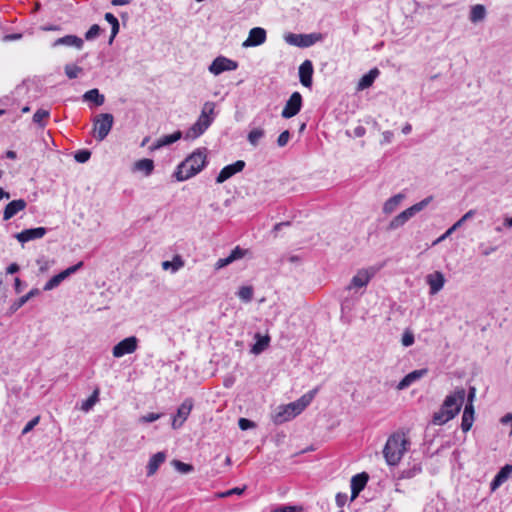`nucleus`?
I'll list each match as a JSON object with an SVG mask.
<instances>
[{
  "label": "nucleus",
  "mask_w": 512,
  "mask_h": 512,
  "mask_svg": "<svg viewBox=\"0 0 512 512\" xmlns=\"http://www.w3.org/2000/svg\"><path fill=\"white\" fill-rule=\"evenodd\" d=\"M206 149H197L177 165L173 177L179 182L186 181L200 173L207 165Z\"/></svg>",
  "instance_id": "f257e3e1"
},
{
  "label": "nucleus",
  "mask_w": 512,
  "mask_h": 512,
  "mask_svg": "<svg viewBox=\"0 0 512 512\" xmlns=\"http://www.w3.org/2000/svg\"><path fill=\"white\" fill-rule=\"evenodd\" d=\"M409 444L403 433L396 432L390 435L383 448V456L387 464L390 466L397 465L407 451Z\"/></svg>",
  "instance_id": "f03ea898"
},
{
  "label": "nucleus",
  "mask_w": 512,
  "mask_h": 512,
  "mask_svg": "<svg viewBox=\"0 0 512 512\" xmlns=\"http://www.w3.org/2000/svg\"><path fill=\"white\" fill-rule=\"evenodd\" d=\"M215 104L206 102L203 105L198 120L186 131L185 139H196L200 137L212 124L214 118L210 115L214 113Z\"/></svg>",
  "instance_id": "7ed1b4c3"
},
{
  "label": "nucleus",
  "mask_w": 512,
  "mask_h": 512,
  "mask_svg": "<svg viewBox=\"0 0 512 512\" xmlns=\"http://www.w3.org/2000/svg\"><path fill=\"white\" fill-rule=\"evenodd\" d=\"M432 200V197H427L420 202L412 205L400 214L395 216L389 223L387 230L392 231L402 227L409 219H411L416 213L422 211Z\"/></svg>",
  "instance_id": "20e7f679"
},
{
  "label": "nucleus",
  "mask_w": 512,
  "mask_h": 512,
  "mask_svg": "<svg viewBox=\"0 0 512 512\" xmlns=\"http://www.w3.org/2000/svg\"><path fill=\"white\" fill-rule=\"evenodd\" d=\"M93 124L96 140L103 141L113 127L114 116L111 113L98 114L94 117Z\"/></svg>",
  "instance_id": "39448f33"
},
{
  "label": "nucleus",
  "mask_w": 512,
  "mask_h": 512,
  "mask_svg": "<svg viewBox=\"0 0 512 512\" xmlns=\"http://www.w3.org/2000/svg\"><path fill=\"white\" fill-rule=\"evenodd\" d=\"M285 41L289 45L297 46L300 48H307L315 43L322 40V34L320 33H310V34H295L288 33L285 35Z\"/></svg>",
  "instance_id": "423d86ee"
},
{
  "label": "nucleus",
  "mask_w": 512,
  "mask_h": 512,
  "mask_svg": "<svg viewBox=\"0 0 512 512\" xmlns=\"http://www.w3.org/2000/svg\"><path fill=\"white\" fill-rule=\"evenodd\" d=\"M303 106V98L302 95L295 91L291 94L289 99L286 101L284 108L282 110L281 116L285 119H290L296 116Z\"/></svg>",
  "instance_id": "0eeeda50"
},
{
  "label": "nucleus",
  "mask_w": 512,
  "mask_h": 512,
  "mask_svg": "<svg viewBox=\"0 0 512 512\" xmlns=\"http://www.w3.org/2000/svg\"><path fill=\"white\" fill-rule=\"evenodd\" d=\"M84 263L82 261L78 262L77 264L68 267L67 269L61 271L60 273L54 275L50 280H48L44 287V291H50L56 287H58L61 282H63L65 279H67L72 274L76 273L78 270H80L83 267Z\"/></svg>",
  "instance_id": "6e6552de"
},
{
  "label": "nucleus",
  "mask_w": 512,
  "mask_h": 512,
  "mask_svg": "<svg viewBox=\"0 0 512 512\" xmlns=\"http://www.w3.org/2000/svg\"><path fill=\"white\" fill-rule=\"evenodd\" d=\"M139 340L136 336L127 337L118 342L112 349L115 358H121L126 354L135 352L138 348Z\"/></svg>",
  "instance_id": "1a4fd4ad"
},
{
  "label": "nucleus",
  "mask_w": 512,
  "mask_h": 512,
  "mask_svg": "<svg viewBox=\"0 0 512 512\" xmlns=\"http://www.w3.org/2000/svg\"><path fill=\"white\" fill-rule=\"evenodd\" d=\"M374 276V272L368 269L359 270L351 279L348 286H346L345 291L350 293L351 291H356L357 289L364 288L368 285L371 278Z\"/></svg>",
  "instance_id": "9d476101"
},
{
  "label": "nucleus",
  "mask_w": 512,
  "mask_h": 512,
  "mask_svg": "<svg viewBox=\"0 0 512 512\" xmlns=\"http://www.w3.org/2000/svg\"><path fill=\"white\" fill-rule=\"evenodd\" d=\"M194 406V400L191 397L186 398L178 407L176 415L173 417L172 427L180 428L187 420Z\"/></svg>",
  "instance_id": "9b49d317"
},
{
  "label": "nucleus",
  "mask_w": 512,
  "mask_h": 512,
  "mask_svg": "<svg viewBox=\"0 0 512 512\" xmlns=\"http://www.w3.org/2000/svg\"><path fill=\"white\" fill-rule=\"evenodd\" d=\"M466 397V391L463 388H458L454 391V393H451L446 396L441 408L446 411H453V409L461 410V407L464 403Z\"/></svg>",
  "instance_id": "f8f14e48"
},
{
  "label": "nucleus",
  "mask_w": 512,
  "mask_h": 512,
  "mask_svg": "<svg viewBox=\"0 0 512 512\" xmlns=\"http://www.w3.org/2000/svg\"><path fill=\"white\" fill-rule=\"evenodd\" d=\"M238 67V63L234 60L226 58L224 56L216 57L211 65L209 71L214 75H219L225 71H233Z\"/></svg>",
  "instance_id": "ddd939ff"
},
{
  "label": "nucleus",
  "mask_w": 512,
  "mask_h": 512,
  "mask_svg": "<svg viewBox=\"0 0 512 512\" xmlns=\"http://www.w3.org/2000/svg\"><path fill=\"white\" fill-rule=\"evenodd\" d=\"M245 166L246 163L243 160H237L236 162L225 166L217 175L216 183H224L226 180L230 179L235 174L241 172L245 168Z\"/></svg>",
  "instance_id": "4468645a"
},
{
  "label": "nucleus",
  "mask_w": 512,
  "mask_h": 512,
  "mask_svg": "<svg viewBox=\"0 0 512 512\" xmlns=\"http://www.w3.org/2000/svg\"><path fill=\"white\" fill-rule=\"evenodd\" d=\"M368 481L369 475L366 472L358 473L351 478V501L355 500L359 496L360 492L366 487Z\"/></svg>",
  "instance_id": "2eb2a0df"
},
{
  "label": "nucleus",
  "mask_w": 512,
  "mask_h": 512,
  "mask_svg": "<svg viewBox=\"0 0 512 512\" xmlns=\"http://www.w3.org/2000/svg\"><path fill=\"white\" fill-rule=\"evenodd\" d=\"M313 73H314L313 63L311 60L306 59L299 66V81L304 87H306V88L312 87Z\"/></svg>",
  "instance_id": "dca6fc26"
},
{
  "label": "nucleus",
  "mask_w": 512,
  "mask_h": 512,
  "mask_svg": "<svg viewBox=\"0 0 512 512\" xmlns=\"http://www.w3.org/2000/svg\"><path fill=\"white\" fill-rule=\"evenodd\" d=\"M266 30L261 27H254L249 31L248 38L243 42V47H256L266 41Z\"/></svg>",
  "instance_id": "f3484780"
},
{
  "label": "nucleus",
  "mask_w": 512,
  "mask_h": 512,
  "mask_svg": "<svg viewBox=\"0 0 512 512\" xmlns=\"http://www.w3.org/2000/svg\"><path fill=\"white\" fill-rule=\"evenodd\" d=\"M512 476V464H506L500 468L497 474L490 482L491 492H495L502 484H504L509 477Z\"/></svg>",
  "instance_id": "a211bd4d"
},
{
  "label": "nucleus",
  "mask_w": 512,
  "mask_h": 512,
  "mask_svg": "<svg viewBox=\"0 0 512 512\" xmlns=\"http://www.w3.org/2000/svg\"><path fill=\"white\" fill-rule=\"evenodd\" d=\"M291 407H294L293 402L284 406H280L279 411L274 416V422L276 424H282L295 418L297 415L301 413L300 411H297L296 408L294 409Z\"/></svg>",
  "instance_id": "6ab92c4d"
},
{
  "label": "nucleus",
  "mask_w": 512,
  "mask_h": 512,
  "mask_svg": "<svg viewBox=\"0 0 512 512\" xmlns=\"http://www.w3.org/2000/svg\"><path fill=\"white\" fill-rule=\"evenodd\" d=\"M47 233V229L45 227H36L25 229L20 233L15 235L16 239L20 243H26L31 240L40 239Z\"/></svg>",
  "instance_id": "aec40b11"
},
{
  "label": "nucleus",
  "mask_w": 512,
  "mask_h": 512,
  "mask_svg": "<svg viewBox=\"0 0 512 512\" xmlns=\"http://www.w3.org/2000/svg\"><path fill=\"white\" fill-rule=\"evenodd\" d=\"M51 46L53 48L58 46H67V47H74L78 50H81L84 46V40L76 35H65L63 37H60L56 39Z\"/></svg>",
  "instance_id": "412c9836"
},
{
  "label": "nucleus",
  "mask_w": 512,
  "mask_h": 512,
  "mask_svg": "<svg viewBox=\"0 0 512 512\" xmlns=\"http://www.w3.org/2000/svg\"><path fill=\"white\" fill-rule=\"evenodd\" d=\"M428 374L427 368H422L418 370H413L403 377V379L398 383L397 389L404 390L408 388L414 382L420 380Z\"/></svg>",
  "instance_id": "4be33fe9"
},
{
  "label": "nucleus",
  "mask_w": 512,
  "mask_h": 512,
  "mask_svg": "<svg viewBox=\"0 0 512 512\" xmlns=\"http://www.w3.org/2000/svg\"><path fill=\"white\" fill-rule=\"evenodd\" d=\"M27 206V202L24 199H17L9 202L3 211V220L7 221L24 210Z\"/></svg>",
  "instance_id": "5701e85b"
},
{
  "label": "nucleus",
  "mask_w": 512,
  "mask_h": 512,
  "mask_svg": "<svg viewBox=\"0 0 512 512\" xmlns=\"http://www.w3.org/2000/svg\"><path fill=\"white\" fill-rule=\"evenodd\" d=\"M166 457L167 455L164 451H160L152 455L146 466L147 476L154 475L159 469V467L165 462Z\"/></svg>",
  "instance_id": "b1692460"
},
{
  "label": "nucleus",
  "mask_w": 512,
  "mask_h": 512,
  "mask_svg": "<svg viewBox=\"0 0 512 512\" xmlns=\"http://www.w3.org/2000/svg\"><path fill=\"white\" fill-rule=\"evenodd\" d=\"M40 294V290L38 288L31 289L27 294L21 296L19 299L15 300L8 309V314L12 315L16 311H18L24 304H26L31 298L38 296Z\"/></svg>",
  "instance_id": "393cba45"
},
{
  "label": "nucleus",
  "mask_w": 512,
  "mask_h": 512,
  "mask_svg": "<svg viewBox=\"0 0 512 512\" xmlns=\"http://www.w3.org/2000/svg\"><path fill=\"white\" fill-rule=\"evenodd\" d=\"M183 134L180 130L172 134L161 136L152 146L151 150H156L164 146H169L182 138Z\"/></svg>",
  "instance_id": "a878e982"
},
{
  "label": "nucleus",
  "mask_w": 512,
  "mask_h": 512,
  "mask_svg": "<svg viewBox=\"0 0 512 512\" xmlns=\"http://www.w3.org/2000/svg\"><path fill=\"white\" fill-rule=\"evenodd\" d=\"M474 406L471 403H466L463 415H462V421H461V429L464 433L468 432L474 422Z\"/></svg>",
  "instance_id": "bb28decb"
},
{
  "label": "nucleus",
  "mask_w": 512,
  "mask_h": 512,
  "mask_svg": "<svg viewBox=\"0 0 512 512\" xmlns=\"http://www.w3.org/2000/svg\"><path fill=\"white\" fill-rule=\"evenodd\" d=\"M427 283L430 287V293L436 294L443 288L445 279L441 272H435L427 276Z\"/></svg>",
  "instance_id": "cd10ccee"
},
{
  "label": "nucleus",
  "mask_w": 512,
  "mask_h": 512,
  "mask_svg": "<svg viewBox=\"0 0 512 512\" xmlns=\"http://www.w3.org/2000/svg\"><path fill=\"white\" fill-rule=\"evenodd\" d=\"M254 339L256 340V342L251 347L250 352L254 355H259L269 346L270 337L269 335H262L261 333H256L254 335Z\"/></svg>",
  "instance_id": "c85d7f7f"
},
{
  "label": "nucleus",
  "mask_w": 512,
  "mask_h": 512,
  "mask_svg": "<svg viewBox=\"0 0 512 512\" xmlns=\"http://www.w3.org/2000/svg\"><path fill=\"white\" fill-rule=\"evenodd\" d=\"M458 413L459 408L453 409V411H446L441 408L438 412L433 414L432 422L435 425H443L453 419Z\"/></svg>",
  "instance_id": "c756f323"
},
{
  "label": "nucleus",
  "mask_w": 512,
  "mask_h": 512,
  "mask_svg": "<svg viewBox=\"0 0 512 512\" xmlns=\"http://www.w3.org/2000/svg\"><path fill=\"white\" fill-rule=\"evenodd\" d=\"M357 291L353 293H349L347 296L341 299V313L349 314L352 312L357 302L359 301V296H356Z\"/></svg>",
  "instance_id": "7c9ffc66"
},
{
  "label": "nucleus",
  "mask_w": 512,
  "mask_h": 512,
  "mask_svg": "<svg viewBox=\"0 0 512 512\" xmlns=\"http://www.w3.org/2000/svg\"><path fill=\"white\" fill-rule=\"evenodd\" d=\"M318 392V388H314L304 395H302L298 400L293 402L294 409L296 408L297 411L302 412L314 399Z\"/></svg>",
  "instance_id": "2f4dec72"
},
{
  "label": "nucleus",
  "mask_w": 512,
  "mask_h": 512,
  "mask_svg": "<svg viewBox=\"0 0 512 512\" xmlns=\"http://www.w3.org/2000/svg\"><path fill=\"white\" fill-rule=\"evenodd\" d=\"M379 73L377 68H373L368 73L364 74L358 82V89L364 90L372 86Z\"/></svg>",
  "instance_id": "473e14b6"
},
{
  "label": "nucleus",
  "mask_w": 512,
  "mask_h": 512,
  "mask_svg": "<svg viewBox=\"0 0 512 512\" xmlns=\"http://www.w3.org/2000/svg\"><path fill=\"white\" fill-rule=\"evenodd\" d=\"M134 170L141 171L145 176H149L154 170V161L148 158L140 159L134 163Z\"/></svg>",
  "instance_id": "72a5a7b5"
},
{
  "label": "nucleus",
  "mask_w": 512,
  "mask_h": 512,
  "mask_svg": "<svg viewBox=\"0 0 512 512\" xmlns=\"http://www.w3.org/2000/svg\"><path fill=\"white\" fill-rule=\"evenodd\" d=\"M83 99L85 101L93 102L95 106H101L105 102V97L99 92L97 88L88 90L84 93Z\"/></svg>",
  "instance_id": "f704fd0d"
},
{
  "label": "nucleus",
  "mask_w": 512,
  "mask_h": 512,
  "mask_svg": "<svg viewBox=\"0 0 512 512\" xmlns=\"http://www.w3.org/2000/svg\"><path fill=\"white\" fill-rule=\"evenodd\" d=\"M184 260L180 255H175L171 261H163L162 268L170 270L172 273L177 272L184 266Z\"/></svg>",
  "instance_id": "c9c22d12"
},
{
  "label": "nucleus",
  "mask_w": 512,
  "mask_h": 512,
  "mask_svg": "<svg viewBox=\"0 0 512 512\" xmlns=\"http://www.w3.org/2000/svg\"><path fill=\"white\" fill-rule=\"evenodd\" d=\"M404 199V195L399 193L392 197H390L383 206V212L386 214L392 213L398 205L401 203V201Z\"/></svg>",
  "instance_id": "e433bc0d"
},
{
  "label": "nucleus",
  "mask_w": 512,
  "mask_h": 512,
  "mask_svg": "<svg viewBox=\"0 0 512 512\" xmlns=\"http://www.w3.org/2000/svg\"><path fill=\"white\" fill-rule=\"evenodd\" d=\"M486 16V9L483 5L477 4L472 6L469 18L471 22L476 23L482 21Z\"/></svg>",
  "instance_id": "4c0bfd02"
},
{
  "label": "nucleus",
  "mask_w": 512,
  "mask_h": 512,
  "mask_svg": "<svg viewBox=\"0 0 512 512\" xmlns=\"http://www.w3.org/2000/svg\"><path fill=\"white\" fill-rule=\"evenodd\" d=\"M264 135H265L264 129L255 128V129H252L248 133L247 140L252 146L256 147V146H258L260 139L263 138Z\"/></svg>",
  "instance_id": "58836bf2"
},
{
  "label": "nucleus",
  "mask_w": 512,
  "mask_h": 512,
  "mask_svg": "<svg viewBox=\"0 0 512 512\" xmlns=\"http://www.w3.org/2000/svg\"><path fill=\"white\" fill-rule=\"evenodd\" d=\"M99 401V390L96 389L81 405V409L85 412L90 411Z\"/></svg>",
  "instance_id": "ea45409f"
},
{
  "label": "nucleus",
  "mask_w": 512,
  "mask_h": 512,
  "mask_svg": "<svg viewBox=\"0 0 512 512\" xmlns=\"http://www.w3.org/2000/svg\"><path fill=\"white\" fill-rule=\"evenodd\" d=\"M172 465L174 468L182 474H188L194 471V466L188 463H184L180 460H173Z\"/></svg>",
  "instance_id": "a19ab883"
},
{
  "label": "nucleus",
  "mask_w": 512,
  "mask_h": 512,
  "mask_svg": "<svg viewBox=\"0 0 512 512\" xmlns=\"http://www.w3.org/2000/svg\"><path fill=\"white\" fill-rule=\"evenodd\" d=\"M422 471V467L420 464H414L411 468L404 469L401 472L400 477L403 479H410L419 474Z\"/></svg>",
  "instance_id": "79ce46f5"
},
{
  "label": "nucleus",
  "mask_w": 512,
  "mask_h": 512,
  "mask_svg": "<svg viewBox=\"0 0 512 512\" xmlns=\"http://www.w3.org/2000/svg\"><path fill=\"white\" fill-rule=\"evenodd\" d=\"M237 295L244 302H250L253 298V288L251 286H242Z\"/></svg>",
  "instance_id": "37998d69"
},
{
  "label": "nucleus",
  "mask_w": 512,
  "mask_h": 512,
  "mask_svg": "<svg viewBox=\"0 0 512 512\" xmlns=\"http://www.w3.org/2000/svg\"><path fill=\"white\" fill-rule=\"evenodd\" d=\"M65 74L69 79H75L79 76V74L83 71L80 66L74 64L65 65Z\"/></svg>",
  "instance_id": "c03bdc74"
},
{
  "label": "nucleus",
  "mask_w": 512,
  "mask_h": 512,
  "mask_svg": "<svg viewBox=\"0 0 512 512\" xmlns=\"http://www.w3.org/2000/svg\"><path fill=\"white\" fill-rule=\"evenodd\" d=\"M50 115L48 110L45 109H38L34 115H33V122L40 127H44L45 124L43 123V120L48 118Z\"/></svg>",
  "instance_id": "a18cd8bd"
},
{
  "label": "nucleus",
  "mask_w": 512,
  "mask_h": 512,
  "mask_svg": "<svg viewBox=\"0 0 512 512\" xmlns=\"http://www.w3.org/2000/svg\"><path fill=\"white\" fill-rule=\"evenodd\" d=\"M91 157V151L88 149H81L75 152L74 158L78 163H85Z\"/></svg>",
  "instance_id": "49530a36"
},
{
  "label": "nucleus",
  "mask_w": 512,
  "mask_h": 512,
  "mask_svg": "<svg viewBox=\"0 0 512 512\" xmlns=\"http://www.w3.org/2000/svg\"><path fill=\"white\" fill-rule=\"evenodd\" d=\"M303 508L301 506L296 505H280L270 512H302Z\"/></svg>",
  "instance_id": "de8ad7c7"
},
{
  "label": "nucleus",
  "mask_w": 512,
  "mask_h": 512,
  "mask_svg": "<svg viewBox=\"0 0 512 512\" xmlns=\"http://www.w3.org/2000/svg\"><path fill=\"white\" fill-rule=\"evenodd\" d=\"M101 28L98 24H93L85 33V39L87 41L94 40L100 35Z\"/></svg>",
  "instance_id": "09e8293b"
},
{
  "label": "nucleus",
  "mask_w": 512,
  "mask_h": 512,
  "mask_svg": "<svg viewBox=\"0 0 512 512\" xmlns=\"http://www.w3.org/2000/svg\"><path fill=\"white\" fill-rule=\"evenodd\" d=\"M247 253V250L242 249L240 246H236L229 254V259L233 263L236 260L242 259Z\"/></svg>",
  "instance_id": "8fccbe9b"
},
{
  "label": "nucleus",
  "mask_w": 512,
  "mask_h": 512,
  "mask_svg": "<svg viewBox=\"0 0 512 512\" xmlns=\"http://www.w3.org/2000/svg\"><path fill=\"white\" fill-rule=\"evenodd\" d=\"M415 337L414 334L410 330H406L401 339V343L404 347H409L414 344Z\"/></svg>",
  "instance_id": "3c124183"
},
{
  "label": "nucleus",
  "mask_w": 512,
  "mask_h": 512,
  "mask_svg": "<svg viewBox=\"0 0 512 512\" xmlns=\"http://www.w3.org/2000/svg\"><path fill=\"white\" fill-rule=\"evenodd\" d=\"M290 132L288 130H285L283 131L279 136H278V139H277V144L279 147H284L287 145V143L289 142L290 140Z\"/></svg>",
  "instance_id": "603ef678"
},
{
  "label": "nucleus",
  "mask_w": 512,
  "mask_h": 512,
  "mask_svg": "<svg viewBox=\"0 0 512 512\" xmlns=\"http://www.w3.org/2000/svg\"><path fill=\"white\" fill-rule=\"evenodd\" d=\"M161 414L160 413H148L146 415L141 416L140 422L142 423H152L158 419H160Z\"/></svg>",
  "instance_id": "864d4df0"
},
{
  "label": "nucleus",
  "mask_w": 512,
  "mask_h": 512,
  "mask_svg": "<svg viewBox=\"0 0 512 512\" xmlns=\"http://www.w3.org/2000/svg\"><path fill=\"white\" fill-rule=\"evenodd\" d=\"M460 226V223L455 222L443 235H441L434 244L440 243L445 240L448 236H450L455 230H457Z\"/></svg>",
  "instance_id": "5fc2aeb1"
},
{
  "label": "nucleus",
  "mask_w": 512,
  "mask_h": 512,
  "mask_svg": "<svg viewBox=\"0 0 512 512\" xmlns=\"http://www.w3.org/2000/svg\"><path fill=\"white\" fill-rule=\"evenodd\" d=\"M39 420H40V417L36 416L33 419H31L29 422H27L22 430V434L25 435L28 432H30L39 423Z\"/></svg>",
  "instance_id": "6e6d98bb"
},
{
  "label": "nucleus",
  "mask_w": 512,
  "mask_h": 512,
  "mask_svg": "<svg viewBox=\"0 0 512 512\" xmlns=\"http://www.w3.org/2000/svg\"><path fill=\"white\" fill-rule=\"evenodd\" d=\"M239 428L243 431L255 427V423L247 418H240L238 421Z\"/></svg>",
  "instance_id": "4d7b16f0"
},
{
  "label": "nucleus",
  "mask_w": 512,
  "mask_h": 512,
  "mask_svg": "<svg viewBox=\"0 0 512 512\" xmlns=\"http://www.w3.org/2000/svg\"><path fill=\"white\" fill-rule=\"evenodd\" d=\"M245 490V487L243 488H239V487H236V488H232V489H229L223 493H220L219 494V497H229V496H232L234 494L236 495H241Z\"/></svg>",
  "instance_id": "13d9d810"
},
{
  "label": "nucleus",
  "mask_w": 512,
  "mask_h": 512,
  "mask_svg": "<svg viewBox=\"0 0 512 512\" xmlns=\"http://www.w3.org/2000/svg\"><path fill=\"white\" fill-rule=\"evenodd\" d=\"M348 500V495L346 493H337L335 501L338 507L342 508L345 506Z\"/></svg>",
  "instance_id": "bf43d9fd"
},
{
  "label": "nucleus",
  "mask_w": 512,
  "mask_h": 512,
  "mask_svg": "<svg viewBox=\"0 0 512 512\" xmlns=\"http://www.w3.org/2000/svg\"><path fill=\"white\" fill-rule=\"evenodd\" d=\"M231 263L232 262L230 261L229 256H227L225 258H220L215 263V269L216 270L222 269V268L226 267L227 265H229Z\"/></svg>",
  "instance_id": "052dcab7"
},
{
  "label": "nucleus",
  "mask_w": 512,
  "mask_h": 512,
  "mask_svg": "<svg viewBox=\"0 0 512 512\" xmlns=\"http://www.w3.org/2000/svg\"><path fill=\"white\" fill-rule=\"evenodd\" d=\"M120 25L118 23H113L111 25V36L109 38V44L111 45L116 37V35L119 33Z\"/></svg>",
  "instance_id": "680f3d73"
},
{
  "label": "nucleus",
  "mask_w": 512,
  "mask_h": 512,
  "mask_svg": "<svg viewBox=\"0 0 512 512\" xmlns=\"http://www.w3.org/2000/svg\"><path fill=\"white\" fill-rule=\"evenodd\" d=\"M366 133V129L365 127L359 125V126H356L353 130V136L356 137V138H360V137H363Z\"/></svg>",
  "instance_id": "e2e57ef3"
},
{
  "label": "nucleus",
  "mask_w": 512,
  "mask_h": 512,
  "mask_svg": "<svg viewBox=\"0 0 512 512\" xmlns=\"http://www.w3.org/2000/svg\"><path fill=\"white\" fill-rule=\"evenodd\" d=\"M20 267L17 263H11L7 269H6V273L7 274H15L19 271Z\"/></svg>",
  "instance_id": "0e129e2a"
},
{
  "label": "nucleus",
  "mask_w": 512,
  "mask_h": 512,
  "mask_svg": "<svg viewBox=\"0 0 512 512\" xmlns=\"http://www.w3.org/2000/svg\"><path fill=\"white\" fill-rule=\"evenodd\" d=\"M105 20L110 24L113 25V23H118V19L112 14V13H106L104 16Z\"/></svg>",
  "instance_id": "69168bd1"
},
{
  "label": "nucleus",
  "mask_w": 512,
  "mask_h": 512,
  "mask_svg": "<svg viewBox=\"0 0 512 512\" xmlns=\"http://www.w3.org/2000/svg\"><path fill=\"white\" fill-rule=\"evenodd\" d=\"M23 288V282L20 280V278L16 277L14 280V289L16 293H20Z\"/></svg>",
  "instance_id": "338daca9"
},
{
  "label": "nucleus",
  "mask_w": 512,
  "mask_h": 512,
  "mask_svg": "<svg viewBox=\"0 0 512 512\" xmlns=\"http://www.w3.org/2000/svg\"><path fill=\"white\" fill-rule=\"evenodd\" d=\"M383 143H390L393 138V133L391 131H384L383 132Z\"/></svg>",
  "instance_id": "774afa93"
}]
</instances>
